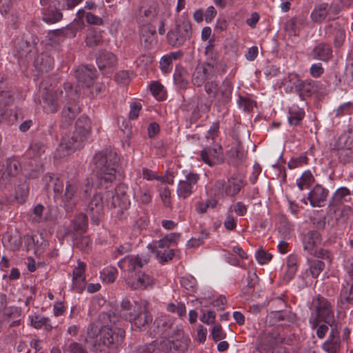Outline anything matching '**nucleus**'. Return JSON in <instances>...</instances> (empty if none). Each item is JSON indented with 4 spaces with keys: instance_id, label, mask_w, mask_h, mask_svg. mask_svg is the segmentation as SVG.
Instances as JSON below:
<instances>
[{
    "instance_id": "51",
    "label": "nucleus",
    "mask_w": 353,
    "mask_h": 353,
    "mask_svg": "<svg viewBox=\"0 0 353 353\" xmlns=\"http://www.w3.org/2000/svg\"><path fill=\"white\" fill-rule=\"evenodd\" d=\"M208 236V233L206 231H202L201 233V236L199 237H193L190 239L187 245L189 248H196L201 245L204 239H207Z\"/></svg>"
},
{
    "instance_id": "24",
    "label": "nucleus",
    "mask_w": 353,
    "mask_h": 353,
    "mask_svg": "<svg viewBox=\"0 0 353 353\" xmlns=\"http://www.w3.org/2000/svg\"><path fill=\"white\" fill-rule=\"evenodd\" d=\"M232 87L230 81L225 79L223 81L222 84L217 88L215 94V97L218 101L225 104L232 97Z\"/></svg>"
},
{
    "instance_id": "45",
    "label": "nucleus",
    "mask_w": 353,
    "mask_h": 353,
    "mask_svg": "<svg viewBox=\"0 0 353 353\" xmlns=\"http://www.w3.org/2000/svg\"><path fill=\"white\" fill-rule=\"evenodd\" d=\"M117 276V270L114 268H107L101 272V277L106 283H113Z\"/></svg>"
},
{
    "instance_id": "7",
    "label": "nucleus",
    "mask_w": 353,
    "mask_h": 353,
    "mask_svg": "<svg viewBox=\"0 0 353 353\" xmlns=\"http://www.w3.org/2000/svg\"><path fill=\"white\" fill-rule=\"evenodd\" d=\"M321 235L318 232L310 231L303 238V249L310 255L323 259H327L330 263L332 259L330 252L323 249L317 250V247L321 243Z\"/></svg>"
},
{
    "instance_id": "53",
    "label": "nucleus",
    "mask_w": 353,
    "mask_h": 353,
    "mask_svg": "<svg viewBox=\"0 0 353 353\" xmlns=\"http://www.w3.org/2000/svg\"><path fill=\"white\" fill-rule=\"evenodd\" d=\"M248 211L247 206L242 202L238 201L236 203H234L232 206L230 207L229 212H231L232 214V212H235V214L237 216H244Z\"/></svg>"
},
{
    "instance_id": "37",
    "label": "nucleus",
    "mask_w": 353,
    "mask_h": 353,
    "mask_svg": "<svg viewBox=\"0 0 353 353\" xmlns=\"http://www.w3.org/2000/svg\"><path fill=\"white\" fill-rule=\"evenodd\" d=\"M216 205V201L213 198H209L206 200H201L196 203L195 210L199 214H203L207 212L208 208H214Z\"/></svg>"
},
{
    "instance_id": "32",
    "label": "nucleus",
    "mask_w": 353,
    "mask_h": 353,
    "mask_svg": "<svg viewBox=\"0 0 353 353\" xmlns=\"http://www.w3.org/2000/svg\"><path fill=\"white\" fill-rule=\"evenodd\" d=\"M134 198L143 204H148L152 200L150 190L146 186H138L137 188H134Z\"/></svg>"
},
{
    "instance_id": "27",
    "label": "nucleus",
    "mask_w": 353,
    "mask_h": 353,
    "mask_svg": "<svg viewBox=\"0 0 353 353\" xmlns=\"http://www.w3.org/2000/svg\"><path fill=\"white\" fill-rule=\"evenodd\" d=\"M23 241L26 249L34 250L35 254L41 253L46 247V243L43 240L41 244H39V238L37 236L25 235Z\"/></svg>"
},
{
    "instance_id": "35",
    "label": "nucleus",
    "mask_w": 353,
    "mask_h": 353,
    "mask_svg": "<svg viewBox=\"0 0 353 353\" xmlns=\"http://www.w3.org/2000/svg\"><path fill=\"white\" fill-rule=\"evenodd\" d=\"M288 121L291 125H298L303 119L305 112L298 106L292 105L289 110Z\"/></svg>"
},
{
    "instance_id": "29",
    "label": "nucleus",
    "mask_w": 353,
    "mask_h": 353,
    "mask_svg": "<svg viewBox=\"0 0 353 353\" xmlns=\"http://www.w3.org/2000/svg\"><path fill=\"white\" fill-rule=\"evenodd\" d=\"M42 181L46 187L53 186L54 191L57 195L58 193L62 192L63 189V182L54 175L47 174L43 176Z\"/></svg>"
},
{
    "instance_id": "63",
    "label": "nucleus",
    "mask_w": 353,
    "mask_h": 353,
    "mask_svg": "<svg viewBox=\"0 0 353 353\" xmlns=\"http://www.w3.org/2000/svg\"><path fill=\"white\" fill-rule=\"evenodd\" d=\"M208 81L205 84V90L209 94L215 96L218 88V84L216 82L212 80V77L210 76V79L207 80Z\"/></svg>"
},
{
    "instance_id": "2",
    "label": "nucleus",
    "mask_w": 353,
    "mask_h": 353,
    "mask_svg": "<svg viewBox=\"0 0 353 353\" xmlns=\"http://www.w3.org/2000/svg\"><path fill=\"white\" fill-rule=\"evenodd\" d=\"M99 331L97 327L90 325L88 330V336L85 339L87 344H91L94 351H103L105 347H115L120 345L125 337V330L117 327L104 326L99 330V342L92 344L95 334Z\"/></svg>"
},
{
    "instance_id": "26",
    "label": "nucleus",
    "mask_w": 353,
    "mask_h": 353,
    "mask_svg": "<svg viewBox=\"0 0 353 353\" xmlns=\"http://www.w3.org/2000/svg\"><path fill=\"white\" fill-rule=\"evenodd\" d=\"M117 63L115 55L110 52H101L97 58L99 68L102 70L113 68Z\"/></svg>"
},
{
    "instance_id": "8",
    "label": "nucleus",
    "mask_w": 353,
    "mask_h": 353,
    "mask_svg": "<svg viewBox=\"0 0 353 353\" xmlns=\"http://www.w3.org/2000/svg\"><path fill=\"white\" fill-rule=\"evenodd\" d=\"M127 192L128 187L125 184H119L114 192H107V205L119 208L121 210L128 209L130 205V201Z\"/></svg>"
},
{
    "instance_id": "20",
    "label": "nucleus",
    "mask_w": 353,
    "mask_h": 353,
    "mask_svg": "<svg viewBox=\"0 0 353 353\" xmlns=\"http://www.w3.org/2000/svg\"><path fill=\"white\" fill-rule=\"evenodd\" d=\"M213 68L210 64L198 65L192 74V83L196 86L202 85L205 81L210 79Z\"/></svg>"
},
{
    "instance_id": "14",
    "label": "nucleus",
    "mask_w": 353,
    "mask_h": 353,
    "mask_svg": "<svg viewBox=\"0 0 353 353\" xmlns=\"http://www.w3.org/2000/svg\"><path fill=\"white\" fill-rule=\"evenodd\" d=\"M316 302V310L317 316L315 318L324 321L330 326L334 325V310L330 303L326 299L321 296L317 297Z\"/></svg>"
},
{
    "instance_id": "28",
    "label": "nucleus",
    "mask_w": 353,
    "mask_h": 353,
    "mask_svg": "<svg viewBox=\"0 0 353 353\" xmlns=\"http://www.w3.org/2000/svg\"><path fill=\"white\" fill-rule=\"evenodd\" d=\"M43 108L47 113L55 112L59 107L57 101V95L54 94L52 92L47 91L43 96Z\"/></svg>"
},
{
    "instance_id": "42",
    "label": "nucleus",
    "mask_w": 353,
    "mask_h": 353,
    "mask_svg": "<svg viewBox=\"0 0 353 353\" xmlns=\"http://www.w3.org/2000/svg\"><path fill=\"white\" fill-rule=\"evenodd\" d=\"M319 320L318 318H311L310 319V324L312 330L316 329V336L319 339L325 337L328 331L327 325L322 324L319 325Z\"/></svg>"
},
{
    "instance_id": "21",
    "label": "nucleus",
    "mask_w": 353,
    "mask_h": 353,
    "mask_svg": "<svg viewBox=\"0 0 353 353\" xmlns=\"http://www.w3.org/2000/svg\"><path fill=\"white\" fill-rule=\"evenodd\" d=\"M75 75L79 86L90 88L93 85L95 78L94 70L88 67H81L76 70Z\"/></svg>"
},
{
    "instance_id": "34",
    "label": "nucleus",
    "mask_w": 353,
    "mask_h": 353,
    "mask_svg": "<svg viewBox=\"0 0 353 353\" xmlns=\"http://www.w3.org/2000/svg\"><path fill=\"white\" fill-rule=\"evenodd\" d=\"M308 269L305 271V274L308 272L312 278H317L320 273L325 268V264L323 261L319 260H307Z\"/></svg>"
},
{
    "instance_id": "4",
    "label": "nucleus",
    "mask_w": 353,
    "mask_h": 353,
    "mask_svg": "<svg viewBox=\"0 0 353 353\" xmlns=\"http://www.w3.org/2000/svg\"><path fill=\"white\" fill-rule=\"evenodd\" d=\"M119 315L122 319L130 322L132 327L139 330L146 329L152 321V317L144 303L130 302L127 299L123 300L121 303Z\"/></svg>"
},
{
    "instance_id": "43",
    "label": "nucleus",
    "mask_w": 353,
    "mask_h": 353,
    "mask_svg": "<svg viewBox=\"0 0 353 353\" xmlns=\"http://www.w3.org/2000/svg\"><path fill=\"white\" fill-rule=\"evenodd\" d=\"M79 112V108L76 105L69 106L67 108L63 109L62 112V117L66 123L65 125L72 122Z\"/></svg>"
},
{
    "instance_id": "18",
    "label": "nucleus",
    "mask_w": 353,
    "mask_h": 353,
    "mask_svg": "<svg viewBox=\"0 0 353 353\" xmlns=\"http://www.w3.org/2000/svg\"><path fill=\"white\" fill-rule=\"evenodd\" d=\"M85 266L84 263L78 261L77 266L73 270L72 288L78 293H81L84 288Z\"/></svg>"
},
{
    "instance_id": "36",
    "label": "nucleus",
    "mask_w": 353,
    "mask_h": 353,
    "mask_svg": "<svg viewBox=\"0 0 353 353\" xmlns=\"http://www.w3.org/2000/svg\"><path fill=\"white\" fill-rule=\"evenodd\" d=\"M340 299L341 302L353 303V283L346 282L343 285V288L340 294Z\"/></svg>"
},
{
    "instance_id": "31",
    "label": "nucleus",
    "mask_w": 353,
    "mask_h": 353,
    "mask_svg": "<svg viewBox=\"0 0 353 353\" xmlns=\"http://www.w3.org/2000/svg\"><path fill=\"white\" fill-rule=\"evenodd\" d=\"M30 324L36 329L43 327L46 330L50 331L52 326L50 323V320L44 316L39 315L29 316Z\"/></svg>"
},
{
    "instance_id": "15",
    "label": "nucleus",
    "mask_w": 353,
    "mask_h": 353,
    "mask_svg": "<svg viewBox=\"0 0 353 353\" xmlns=\"http://www.w3.org/2000/svg\"><path fill=\"white\" fill-rule=\"evenodd\" d=\"M103 197L98 193L93 195L86 206L85 211L95 224L99 223L103 212Z\"/></svg>"
},
{
    "instance_id": "6",
    "label": "nucleus",
    "mask_w": 353,
    "mask_h": 353,
    "mask_svg": "<svg viewBox=\"0 0 353 353\" xmlns=\"http://www.w3.org/2000/svg\"><path fill=\"white\" fill-rule=\"evenodd\" d=\"M183 178L180 179L176 187V194L180 199L190 197L197 189V183L200 179L198 174L183 170Z\"/></svg>"
},
{
    "instance_id": "23",
    "label": "nucleus",
    "mask_w": 353,
    "mask_h": 353,
    "mask_svg": "<svg viewBox=\"0 0 353 353\" xmlns=\"http://www.w3.org/2000/svg\"><path fill=\"white\" fill-rule=\"evenodd\" d=\"M203 161L209 165L222 161V149L219 145L214 148H206L201 151V154Z\"/></svg>"
},
{
    "instance_id": "49",
    "label": "nucleus",
    "mask_w": 353,
    "mask_h": 353,
    "mask_svg": "<svg viewBox=\"0 0 353 353\" xmlns=\"http://www.w3.org/2000/svg\"><path fill=\"white\" fill-rule=\"evenodd\" d=\"M176 58V54L173 53L169 55H164L160 60V67L163 72L166 73L170 70V65L172 61Z\"/></svg>"
},
{
    "instance_id": "56",
    "label": "nucleus",
    "mask_w": 353,
    "mask_h": 353,
    "mask_svg": "<svg viewBox=\"0 0 353 353\" xmlns=\"http://www.w3.org/2000/svg\"><path fill=\"white\" fill-rule=\"evenodd\" d=\"M11 314H14L15 319L12 321V322L10 324V327H15L18 326L21 323V319H20V313L17 307H10L8 310H6L5 312V315L8 316V317Z\"/></svg>"
},
{
    "instance_id": "33",
    "label": "nucleus",
    "mask_w": 353,
    "mask_h": 353,
    "mask_svg": "<svg viewBox=\"0 0 353 353\" xmlns=\"http://www.w3.org/2000/svg\"><path fill=\"white\" fill-rule=\"evenodd\" d=\"M313 54L318 59L327 61L332 57V50L329 46L320 43L314 48Z\"/></svg>"
},
{
    "instance_id": "64",
    "label": "nucleus",
    "mask_w": 353,
    "mask_h": 353,
    "mask_svg": "<svg viewBox=\"0 0 353 353\" xmlns=\"http://www.w3.org/2000/svg\"><path fill=\"white\" fill-rule=\"evenodd\" d=\"M352 107L353 105L351 102L345 103L337 108L336 115L341 116L344 114H349L350 113Z\"/></svg>"
},
{
    "instance_id": "1",
    "label": "nucleus",
    "mask_w": 353,
    "mask_h": 353,
    "mask_svg": "<svg viewBox=\"0 0 353 353\" xmlns=\"http://www.w3.org/2000/svg\"><path fill=\"white\" fill-rule=\"evenodd\" d=\"M90 130V123L87 117L83 116L78 119L73 136L64 135L57 149L56 157L62 158L70 154L75 150L83 145L87 139Z\"/></svg>"
},
{
    "instance_id": "59",
    "label": "nucleus",
    "mask_w": 353,
    "mask_h": 353,
    "mask_svg": "<svg viewBox=\"0 0 353 353\" xmlns=\"http://www.w3.org/2000/svg\"><path fill=\"white\" fill-rule=\"evenodd\" d=\"M84 14L85 15L86 21L89 24L101 26L103 23V20L101 17H98L90 12H87Z\"/></svg>"
},
{
    "instance_id": "13",
    "label": "nucleus",
    "mask_w": 353,
    "mask_h": 353,
    "mask_svg": "<svg viewBox=\"0 0 353 353\" xmlns=\"http://www.w3.org/2000/svg\"><path fill=\"white\" fill-rule=\"evenodd\" d=\"M147 248L161 262L168 261L171 260L174 255V250L168 249L170 246L163 238L148 243Z\"/></svg>"
},
{
    "instance_id": "39",
    "label": "nucleus",
    "mask_w": 353,
    "mask_h": 353,
    "mask_svg": "<svg viewBox=\"0 0 353 353\" xmlns=\"http://www.w3.org/2000/svg\"><path fill=\"white\" fill-rule=\"evenodd\" d=\"M87 225V218L84 214H78L72 221V226L75 231L85 232Z\"/></svg>"
},
{
    "instance_id": "62",
    "label": "nucleus",
    "mask_w": 353,
    "mask_h": 353,
    "mask_svg": "<svg viewBox=\"0 0 353 353\" xmlns=\"http://www.w3.org/2000/svg\"><path fill=\"white\" fill-rule=\"evenodd\" d=\"M339 159L344 163L353 161V147L341 150Z\"/></svg>"
},
{
    "instance_id": "54",
    "label": "nucleus",
    "mask_w": 353,
    "mask_h": 353,
    "mask_svg": "<svg viewBox=\"0 0 353 353\" xmlns=\"http://www.w3.org/2000/svg\"><path fill=\"white\" fill-rule=\"evenodd\" d=\"M239 106L242 108L244 111H250L255 105V102L246 97H240L238 100Z\"/></svg>"
},
{
    "instance_id": "55",
    "label": "nucleus",
    "mask_w": 353,
    "mask_h": 353,
    "mask_svg": "<svg viewBox=\"0 0 353 353\" xmlns=\"http://www.w3.org/2000/svg\"><path fill=\"white\" fill-rule=\"evenodd\" d=\"M350 195V192L347 188H340L334 193V199L339 202L347 201V197Z\"/></svg>"
},
{
    "instance_id": "47",
    "label": "nucleus",
    "mask_w": 353,
    "mask_h": 353,
    "mask_svg": "<svg viewBox=\"0 0 353 353\" xmlns=\"http://www.w3.org/2000/svg\"><path fill=\"white\" fill-rule=\"evenodd\" d=\"M181 285L189 291H194L196 286V279L191 275H186L181 279Z\"/></svg>"
},
{
    "instance_id": "60",
    "label": "nucleus",
    "mask_w": 353,
    "mask_h": 353,
    "mask_svg": "<svg viewBox=\"0 0 353 353\" xmlns=\"http://www.w3.org/2000/svg\"><path fill=\"white\" fill-rule=\"evenodd\" d=\"M224 226L227 230H233L236 226V219L234 217L231 212H228Z\"/></svg>"
},
{
    "instance_id": "16",
    "label": "nucleus",
    "mask_w": 353,
    "mask_h": 353,
    "mask_svg": "<svg viewBox=\"0 0 353 353\" xmlns=\"http://www.w3.org/2000/svg\"><path fill=\"white\" fill-rule=\"evenodd\" d=\"M282 342V338L276 332L262 333L257 339V347L261 350L270 351L277 348Z\"/></svg>"
},
{
    "instance_id": "17",
    "label": "nucleus",
    "mask_w": 353,
    "mask_h": 353,
    "mask_svg": "<svg viewBox=\"0 0 353 353\" xmlns=\"http://www.w3.org/2000/svg\"><path fill=\"white\" fill-rule=\"evenodd\" d=\"M126 284L134 290L146 289L152 287L154 283V280L150 275L144 272H138L132 277L125 276Z\"/></svg>"
},
{
    "instance_id": "11",
    "label": "nucleus",
    "mask_w": 353,
    "mask_h": 353,
    "mask_svg": "<svg viewBox=\"0 0 353 353\" xmlns=\"http://www.w3.org/2000/svg\"><path fill=\"white\" fill-rule=\"evenodd\" d=\"M61 202L67 210H72L78 203L80 194L79 183L77 179H71L66 182L65 188L59 192Z\"/></svg>"
},
{
    "instance_id": "38",
    "label": "nucleus",
    "mask_w": 353,
    "mask_h": 353,
    "mask_svg": "<svg viewBox=\"0 0 353 353\" xmlns=\"http://www.w3.org/2000/svg\"><path fill=\"white\" fill-rule=\"evenodd\" d=\"M29 187L26 181H23L15 188V198L18 202L22 203L28 195Z\"/></svg>"
},
{
    "instance_id": "10",
    "label": "nucleus",
    "mask_w": 353,
    "mask_h": 353,
    "mask_svg": "<svg viewBox=\"0 0 353 353\" xmlns=\"http://www.w3.org/2000/svg\"><path fill=\"white\" fill-rule=\"evenodd\" d=\"M148 261L147 255H129L121 259L118 265L123 272L128 273L127 276L132 277Z\"/></svg>"
},
{
    "instance_id": "40",
    "label": "nucleus",
    "mask_w": 353,
    "mask_h": 353,
    "mask_svg": "<svg viewBox=\"0 0 353 353\" xmlns=\"http://www.w3.org/2000/svg\"><path fill=\"white\" fill-rule=\"evenodd\" d=\"M327 14V5L320 4L317 6L311 14L312 19L315 21L324 20Z\"/></svg>"
},
{
    "instance_id": "48",
    "label": "nucleus",
    "mask_w": 353,
    "mask_h": 353,
    "mask_svg": "<svg viewBox=\"0 0 353 353\" xmlns=\"http://www.w3.org/2000/svg\"><path fill=\"white\" fill-rule=\"evenodd\" d=\"M167 38L168 43L174 47L180 46L185 42L181 35L178 34L177 30L176 32H169L167 34Z\"/></svg>"
},
{
    "instance_id": "3",
    "label": "nucleus",
    "mask_w": 353,
    "mask_h": 353,
    "mask_svg": "<svg viewBox=\"0 0 353 353\" xmlns=\"http://www.w3.org/2000/svg\"><path fill=\"white\" fill-rule=\"evenodd\" d=\"M94 160L97 169L95 183L99 186L108 188V184L116 179L117 173L119 172V158L112 152L107 154L99 152L95 154Z\"/></svg>"
},
{
    "instance_id": "50",
    "label": "nucleus",
    "mask_w": 353,
    "mask_h": 353,
    "mask_svg": "<svg viewBox=\"0 0 353 353\" xmlns=\"http://www.w3.org/2000/svg\"><path fill=\"white\" fill-rule=\"evenodd\" d=\"M159 196L164 206L170 207L172 203L171 192L168 187L159 188Z\"/></svg>"
},
{
    "instance_id": "58",
    "label": "nucleus",
    "mask_w": 353,
    "mask_h": 353,
    "mask_svg": "<svg viewBox=\"0 0 353 353\" xmlns=\"http://www.w3.org/2000/svg\"><path fill=\"white\" fill-rule=\"evenodd\" d=\"M62 19V14L58 11H52L43 17V20L48 23H54Z\"/></svg>"
},
{
    "instance_id": "52",
    "label": "nucleus",
    "mask_w": 353,
    "mask_h": 353,
    "mask_svg": "<svg viewBox=\"0 0 353 353\" xmlns=\"http://www.w3.org/2000/svg\"><path fill=\"white\" fill-rule=\"evenodd\" d=\"M64 353H88L81 344L77 342L70 343L64 349Z\"/></svg>"
},
{
    "instance_id": "9",
    "label": "nucleus",
    "mask_w": 353,
    "mask_h": 353,
    "mask_svg": "<svg viewBox=\"0 0 353 353\" xmlns=\"http://www.w3.org/2000/svg\"><path fill=\"white\" fill-rule=\"evenodd\" d=\"M145 15L147 18L146 24L141 26L140 28V39L141 42L144 45L145 48H151L157 43L156 39V27L152 24L148 23L152 21L155 18V10L148 9L145 10Z\"/></svg>"
},
{
    "instance_id": "57",
    "label": "nucleus",
    "mask_w": 353,
    "mask_h": 353,
    "mask_svg": "<svg viewBox=\"0 0 353 353\" xmlns=\"http://www.w3.org/2000/svg\"><path fill=\"white\" fill-rule=\"evenodd\" d=\"M211 336L214 341H217L226 337V334L222 330L220 325H215L211 330Z\"/></svg>"
},
{
    "instance_id": "46",
    "label": "nucleus",
    "mask_w": 353,
    "mask_h": 353,
    "mask_svg": "<svg viewBox=\"0 0 353 353\" xmlns=\"http://www.w3.org/2000/svg\"><path fill=\"white\" fill-rule=\"evenodd\" d=\"M150 90L153 96L157 100H163L165 97V90L164 87L158 82H154L150 85Z\"/></svg>"
},
{
    "instance_id": "61",
    "label": "nucleus",
    "mask_w": 353,
    "mask_h": 353,
    "mask_svg": "<svg viewBox=\"0 0 353 353\" xmlns=\"http://www.w3.org/2000/svg\"><path fill=\"white\" fill-rule=\"evenodd\" d=\"M255 257L260 264H265L272 259L271 254L263 250L257 251L255 254Z\"/></svg>"
},
{
    "instance_id": "41",
    "label": "nucleus",
    "mask_w": 353,
    "mask_h": 353,
    "mask_svg": "<svg viewBox=\"0 0 353 353\" xmlns=\"http://www.w3.org/2000/svg\"><path fill=\"white\" fill-rule=\"evenodd\" d=\"M353 215V212L349 206H343L336 212V219L339 223H345Z\"/></svg>"
},
{
    "instance_id": "25",
    "label": "nucleus",
    "mask_w": 353,
    "mask_h": 353,
    "mask_svg": "<svg viewBox=\"0 0 353 353\" xmlns=\"http://www.w3.org/2000/svg\"><path fill=\"white\" fill-rule=\"evenodd\" d=\"M49 211L43 205L37 204L30 214L29 219L34 223H44L49 220Z\"/></svg>"
},
{
    "instance_id": "44",
    "label": "nucleus",
    "mask_w": 353,
    "mask_h": 353,
    "mask_svg": "<svg viewBox=\"0 0 353 353\" xmlns=\"http://www.w3.org/2000/svg\"><path fill=\"white\" fill-rule=\"evenodd\" d=\"M101 39L102 36L101 31L91 30L86 37V45L90 47H94L99 44Z\"/></svg>"
},
{
    "instance_id": "30",
    "label": "nucleus",
    "mask_w": 353,
    "mask_h": 353,
    "mask_svg": "<svg viewBox=\"0 0 353 353\" xmlns=\"http://www.w3.org/2000/svg\"><path fill=\"white\" fill-rule=\"evenodd\" d=\"M176 30L178 34L181 35L185 41L189 39L192 35V26L190 21L187 19H182L176 23Z\"/></svg>"
},
{
    "instance_id": "12",
    "label": "nucleus",
    "mask_w": 353,
    "mask_h": 353,
    "mask_svg": "<svg viewBox=\"0 0 353 353\" xmlns=\"http://www.w3.org/2000/svg\"><path fill=\"white\" fill-rule=\"evenodd\" d=\"M243 185V177L240 175L234 174L228 179L225 185L223 184V181H217L215 183L214 188L216 190H220L221 188H223V190L219 193L222 196L225 195L234 196L240 192Z\"/></svg>"
},
{
    "instance_id": "19",
    "label": "nucleus",
    "mask_w": 353,
    "mask_h": 353,
    "mask_svg": "<svg viewBox=\"0 0 353 353\" xmlns=\"http://www.w3.org/2000/svg\"><path fill=\"white\" fill-rule=\"evenodd\" d=\"M322 348L327 353H339L341 348V339L336 325L332 328L327 339L322 345Z\"/></svg>"
},
{
    "instance_id": "22",
    "label": "nucleus",
    "mask_w": 353,
    "mask_h": 353,
    "mask_svg": "<svg viewBox=\"0 0 353 353\" xmlns=\"http://www.w3.org/2000/svg\"><path fill=\"white\" fill-rule=\"evenodd\" d=\"M328 195V190L320 185H316L308 194V200L312 207H321Z\"/></svg>"
},
{
    "instance_id": "5",
    "label": "nucleus",
    "mask_w": 353,
    "mask_h": 353,
    "mask_svg": "<svg viewBox=\"0 0 353 353\" xmlns=\"http://www.w3.org/2000/svg\"><path fill=\"white\" fill-rule=\"evenodd\" d=\"M189 343L190 339L179 332L174 336L161 341L159 350L162 353H184L188 349Z\"/></svg>"
}]
</instances>
